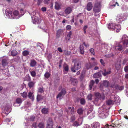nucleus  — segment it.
Instances as JSON below:
<instances>
[{"instance_id":"obj_58","label":"nucleus","mask_w":128,"mask_h":128,"mask_svg":"<svg viewBox=\"0 0 128 128\" xmlns=\"http://www.w3.org/2000/svg\"><path fill=\"white\" fill-rule=\"evenodd\" d=\"M100 62L101 64H102L103 66H104L105 65V63L104 62L103 60L101 59L100 60Z\"/></svg>"},{"instance_id":"obj_43","label":"nucleus","mask_w":128,"mask_h":128,"mask_svg":"<svg viewBox=\"0 0 128 128\" xmlns=\"http://www.w3.org/2000/svg\"><path fill=\"white\" fill-rule=\"evenodd\" d=\"M29 52L28 50H25L22 52V54L24 56H26L29 54Z\"/></svg>"},{"instance_id":"obj_39","label":"nucleus","mask_w":128,"mask_h":128,"mask_svg":"<svg viewBox=\"0 0 128 128\" xmlns=\"http://www.w3.org/2000/svg\"><path fill=\"white\" fill-rule=\"evenodd\" d=\"M94 11L95 12H100V8L94 7L93 9Z\"/></svg>"},{"instance_id":"obj_2","label":"nucleus","mask_w":128,"mask_h":128,"mask_svg":"<svg viewBox=\"0 0 128 128\" xmlns=\"http://www.w3.org/2000/svg\"><path fill=\"white\" fill-rule=\"evenodd\" d=\"M99 116L102 118H105L109 114L108 110L106 109H103L98 111Z\"/></svg>"},{"instance_id":"obj_20","label":"nucleus","mask_w":128,"mask_h":128,"mask_svg":"<svg viewBox=\"0 0 128 128\" xmlns=\"http://www.w3.org/2000/svg\"><path fill=\"white\" fill-rule=\"evenodd\" d=\"M6 15L8 16L10 18H11V17L14 18V17H12V12L11 11H6Z\"/></svg>"},{"instance_id":"obj_40","label":"nucleus","mask_w":128,"mask_h":128,"mask_svg":"<svg viewBox=\"0 0 128 128\" xmlns=\"http://www.w3.org/2000/svg\"><path fill=\"white\" fill-rule=\"evenodd\" d=\"M83 110L81 108H79L77 110V113L81 115L83 114Z\"/></svg>"},{"instance_id":"obj_10","label":"nucleus","mask_w":128,"mask_h":128,"mask_svg":"<svg viewBox=\"0 0 128 128\" xmlns=\"http://www.w3.org/2000/svg\"><path fill=\"white\" fill-rule=\"evenodd\" d=\"M72 84L74 86L76 85L77 84L78 80L76 79L70 77L69 78Z\"/></svg>"},{"instance_id":"obj_38","label":"nucleus","mask_w":128,"mask_h":128,"mask_svg":"<svg viewBox=\"0 0 128 128\" xmlns=\"http://www.w3.org/2000/svg\"><path fill=\"white\" fill-rule=\"evenodd\" d=\"M17 54V51L15 50H13L11 52V55L14 56H16Z\"/></svg>"},{"instance_id":"obj_51","label":"nucleus","mask_w":128,"mask_h":128,"mask_svg":"<svg viewBox=\"0 0 128 128\" xmlns=\"http://www.w3.org/2000/svg\"><path fill=\"white\" fill-rule=\"evenodd\" d=\"M80 103L82 104H84L86 103V101L85 100L84 98H81L80 100Z\"/></svg>"},{"instance_id":"obj_49","label":"nucleus","mask_w":128,"mask_h":128,"mask_svg":"<svg viewBox=\"0 0 128 128\" xmlns=\"http://www.w3.org/2000/svg\"><path fill=\"white\" fill-rule=\"evenodd\" d=\"M92 94H88L87 97V98L89 100H92Z\"/></svg>"},{"instance_id":"obj_14","label":"nucleus","mask_w":128,"mask_h":128,"mask_svg":"<svg viewBox=\"0 0 128 128\" xmlns=\"http://www.w3.org/2000/svg\"><path fill=\"white\" fill-rule=\"evenodd\" d=\"M72 10V9L70 7H68L66 8L64 10L65 13L67 14H70Z\"/></svg>"},{"instance_id":"obj_35","label":"nucleus","mask_w":128,"mask_h":128,"mask_svg":"<svg viewBox=\"0 0 128 128\" xmlns=\"http://www.w3.org/2000/svg\"><path fill=\"white\" fill-rule=\"evenodd\" d=\"M115 30H116L117 32H119L120 30V29L121 27L120 24H119L117 25H116L115 26Z\"/></svg>"},{"instance_id":"obj_5","label":"nucleus","mask_w":128,"mask_h":128,"mask_svg":"<svg viewBox=\"0 0 128 128\" xmlns=\"http://www.w3.org/2000/svg\"><path fill=\"white\" fill-rule=\"evenodd\" d=\"M36 12L35 11H33L32 14L33 16H32V19L34 24H38L39 23V19L38 18L35 16L34 14H36Z\"/></svg>"},{"instance_id":"obj_37","label":"nucleus","mask_w":128,"mask_h":128,"mask_svg":"<svg viewBox=\"0 0 128 128\" xmlns=\"http://www.w3.org/2000/svg\"><path fill=\"white\" fill-rule=\"evenodd\" d=\"M109 83L107 80H104L103 81V85L105 87H108L109 85Z\"/></svg>"},{"instance_id":"obj_36","label":"nucleus","mask_w":128,"mask_h":128,"mask_svg":"<svg viewBox=\"0 0 128 128\" xmlns=\"http://www.w3.org/2000/svg\"><path fill=\"white\" fill-rule=\"evenodd\" d=\"M35 83L33 82H30L28 84V86L30 88L33 87Z\"/></svg>"},{"instance_id":"obj_1","label":"nucleus","mask_w":128,"mask_h":128,"mask_svg":"<svg viewBox=\"0 0 128 128\" xmlns=\"http://www.w3.org/2000/svg\"><path fill=\"white\" fill-rule=\"evenodd\" d=\"M72 62L74 64V66L71 68V70L73 72H76V70H78L81 68V62L80 60L76 59H73Z\"/></svg>"},{"instance_id":"obj_19","label":"nucleus","mask_w":128,"mask_h":128,"mask_svg":"<svg viewBox=\"0 0 128 128\" xmlns=\"http://www.w3.org/2000/svg\"><path fill=\"white\" fill-rule=\"evenodd\" d=\"M72 34V33L71 31L69 32L68 34L66 36V39L68 41H69L71 38Z\"/></svg>"},{"instance_id":"obj_53","label":"nucleus","mask_w":128,"mask_h":128,"mask_svg":"<svg viewBox=\"0 0 128 128\" xmlns=\"http://www.w3.org/2000/svg\"><path fill=\"white\" fill-rule=\"evenodd\" d=\"M75 119L76 118L75 115H73L71 117V122H73L75 120Z\"/></svg>"},{"instance_id":"obj_54","label":"nucleus","mask_w":128,"mask_h":128,"mask_svg":"<svg viewBox=\"0 0 128 128\" xmlns=\"http://www.w3.org/2000/svg\"><path fill=\"white\" fill-rule=\"evenodd\" d=\"M84 72H82L81 74V75L80 76V78L81 79H82L84 77Z\"/></svg>"},{"instance_id":"obj_52","label":"nucleus","mask_w":128,"mask_h":128,"mask_svg":"<svg viewBox=\"0 0 128 128\" xmlns=\"http://www.w3.org/2000/svg\"><path fill=\"white\" fill-rule=\"evenodd\" d=\"M100 4L99 3H96L94 6V7H96V8H100Z\"/></svg>"},{"instance_id":"obj_21","label":"nucleus","mask_w":128,"mask_h":128,"mask_svg":"<svg viewBox=\"0 0 128 128\" xmlns=\"http://www.w3.org/2000/svg\"><path fill=\"white\" fill-rule=\"evenodd\" d=\"M112 100L114 103V102H115L117 104L119 103L120 102V100L118 97L115 96L114 97V99H112Z\"/></svg>"},{"instance_id":"obj_15","label":"nucleus","mask_w":128,"mask_h":128,"mask_svg":"<svg viewBox=\"0 0 128 128\" xmlns=\"http://www.w3.org/2000/svg\"><path fill=\"white\" fill-rule=\"evenodd\" d=\"M55 4V8L56 10H58L61 8V4L60 3L56 2Z\"/></svg>"},{"instance_id":"obj_62","label":"nucleus","mask_w":128,"mask_h":128,"mask_svg":"<svg viewBox=\"0 0 128 128\" xmlns=\"http://www.w3.org/2000/svg\"><path fill=\"white\" fill-rule=\"evenodd\" d=\"M64 70L66 71H68V66H65L64 68Z\"/></svg>"},{"instance_id":"obj_8","label":"nucleus","mask_w":128,"mask_h":128,"mask_svg":"<svg viewBox=\"0 0 128 128\" xmlns=\"http://www.w3.org/2000/svg\"><path fill=\"white\" fill-rule=\"evenodd\" d=\"M8 58H3L2 60V66H6L8 64Z\"/></svg>"},{"instance_id":"obj_7","label":"nucleus","mask_w":128,"mask_h":128,"mask_svg":"<svg viewBox=\"0 0 128 128\" xmlns=\"http://www.w3.org/2000/svg\"><path fill=\"white\" fill-rule=\"evenodd\" d=\"M53 123L52 119L50 118L47 121L46 128H52Z\"/></svg>"},{"instance_id":"obj_45","label":"nucleus","mask_w":128,"mask_h":128,"mask_svg":"<svg viewBox=\"0 0 128 128\" xmlns=\"http://www.w3.org/2000/svg\"><path fill=\"white\" fill-rule=\"evenodd\" d=\"M44 92V88L42 87H40L38 88V92L40 93H42Z\"/></svg>"},{"instance_id":"obj_61","label":"nucleus","mask_w":128,"mask_h":128,"mask_svg":"<svg viewBox=\"0 0 128 128\" xmlns=\"http://www.w3.org/2000/svg\"><path fill=\"white\" fill-rule=\"evenodd\" d=\"M26 78V80L27 81H30L31 80V78L29 76H28Z\"/></svg>"},{"instance_id":"obj_60","label":"nucleus","mask_w":128,"mask_h":128,"mask_svg":"<svg viewBox=\"0 0 128 128\" xmlns=\"http://www.w3.org/2000/svg\"><path fill=\"white\" fill-rule=\"evenodd\" d=\"M90 51L92 54L93 55H94V50L93 48H91L90 50Z\"/></svg>"},{"instance_id":"obj_11","label":"nucleus","mask_w":128,"mask_h":128,"mask_svg":"<svg viewBox=\"0 0 128 128\" xmlns=\"http://www.w3.org/2000/svg\"><path fill=\"white\" fill-rule=\"evenodd\" d=\"M116 4H117L118 6H119L118 3L117 2L114 0H112L110 3L109 7L110 8H112V6L114 7L116 6Z\"/></svg>"},{"instance_id":"obj_13","label":"nucleus","mask_w":128,"mask_h":128,"mask_svg":"<svg viewBox=\"0 0 128 128\" xmlns=\"http://www.w3.org/2000/svg\"><path fill=\"white\" fill-rule=\"evenodd\" d=\"M116 25L114 24L110 23L108 26V28L109 29L113 30H115V26Z\"/></svg>"},{"instance_id":"obj_4","label":"nucleus","mask_w":128,"mask_h":128,"mask_svg":"<svg viewBox=\"0 0 128 128\" xmlns=\"http://www.w3.org/2000/svg\"><path fill=\"white\" fill-rule=\"evenodd\" d=\"M122 42L124 47H128V37L126 35H123L122 38Z\"/></svg>"},{"instance_id":"obj_41","label":"nucleus","mask_w":128,"mask_h":128,"mask_svg":"<svg viewBox=\"0 0 128 128\" xmlns=\"http://www.w3.org/2000/svg\"><path fill=\"white\" fill-rule=\"evenodd\" d=\"M21 96L23 98H27L28 95L27 92H24L21 94Z\"/></svg>"},{"instance_id":"obj_57","label":"nucleus","mask_w":128,"mask_h":128,"mask_svg":"<svg viewBox=\"0 0 128 128\" xmlns=\"http://www.w3.org/2000/svg\"><path fill=\"white\" fill-rule=\"evenodd\" d=\"M18 11L17 10H15L13 12V14L15 16H18Z\"/></svg>"},{"instance_id":"obj_34","label":"nucleus","mask_w":128,"mask_h":128,"mask_svg":"<svg viewBox=\"0 0 128 128\" xmlns=\"http://www.w3.org/2000/svg\"><path fill=\"white\" fill-rule=\"evenodd\" d=\"M122 16H122L120 15H118L116 18V20H118L120 22L122 20Z\"/></svg>"},{"instance_id":"obj_50","label":"nucleus","mask_w":128,"mask_h":128,"mask_svg":"<svg viewBox=\"0 0 128 128\" xmlns=\"http://www.w3.org/2000/svg\"><path fill=\"white\" fill-rule=\"evenodd\" d=\"M30 73L31 76L33 77L35 76L36 75V72L34 71H30Z\"/></svg>"},{"instance_id":"obj_16","label":"nucleus","mask_w":128,"mask_h":128,"mask_svg":"<svg viewBox=\"0 0 128 128\" xmlns=\"http://www.w3.org/2000/svg\"><path fill=\"white\" fill-rule=\"evenodd\" d=\"M92 5L91 2L87 4L86 6V9L88 11H90L92 8Z\"/></svg>"},{"instance_id":"obj_27","label":"nucleus","mask_w":128,"mask_h":128,"mask_svg":"<svg viewBox=\"0 0 128 128\" xmlns=\"http://www.w3.org/2000/svg\"><path fill=\"white\" fill-rule=\"evenodd\" d=\"M79 48L80 50V52L81 54H84V49L83 46L82 45L80 46Z\"/></svg>"},{"instance_id":"obj_55","label":"nucleus","mask_w":128,"mask_h":128,"mask_svg":"<svg viewBox=\"0 0 128 128\" xmlns=\"http://www.w3.org/2000/svg\"><path fill=\"white\" fill-rule=\"evenodd\" d=\"M50 74L48 72H46L44 74L45 77L47 78H48L50 76Z\"/></svg>"},{"instance_id":"obj_32","label":"nucleus","mask_w":128,"mask_h":128,"mask_svg":"<svg viewBox=\"0 0 128 128\" xmlns=\"http://www.w3.org/2000/svg\"><path fill=\"white\" fill-rule=\"evenodd\" d=\"M35 118L34 116H30L28 119H27L28 121L33 122L34 121Z\"/></svg>"},{"instance_id":"obj_47","label":"nucleus","mask_w":128,"mask_h":128,"mask_svg":"<svg viewBox=\"0 0 128 128\" xmlns=\"http://www.w3.org/2000/svg\"><path fill=\"white\" fill-rule=\"evenodd\" d=\"M16 102L18 104H19L21 103L22 102V100L20 98H17L16 100Z\"/></svg>"},{"instance_id":"obj_28","label":"nucleus","mask_w":128,"mask_h":128,"mask_svg":"<svg viewBox=\"0 0 128 128\" xmlns=\"http://www.w3.org/2000/svg\"><path fill=\"white\" fill-rule=\"evenodd\" d=\"M38 127L39 128H44V122H41L39 123Z\"/></svg>"},{"instance_id":"obj_56","label":"nucleus","mask_w":128,"mask_h":128,"mask_svg":"<svg viewBox=\"0 0 128 128\" xmlns=\"http://www.w3.org/2000/svg\"><path fill=\"white\" fill-rule=\"evenodd\" d=\"M50 2V0H44L43 2L45 4H48Z\"/></svg>"},{"instance_id":"obj_33","label":"nucleus","mask_w":128,"mask_h":128,"mask_svg":"<svg viewBox=\"0 0 128 128\" xmlns=\"http://www.w3.org/2000/svg\"><path fill=\"white\" fill-rule=\"evenodd\" d=\"M94 81L93 80H91L89 86V88L90 90H91L92 88V86L94 85Z\"/></svg>"},{"instance_id":"obj_46","label":"nucleus","mask_w":128,"mask_h":128,"mask_svg":"<svg viewBox=\"0 0 128 128\" xmlns=\"http://www.w3.org/2000/svg\"><path fill=\"white\" fill-rule=\"evenodd\" d=\"M93 128H100L99 124L98 122L96 123L94 125Z\"/></svg>"},{"instance_id":"obj_59","label":"nucleus","mask_w":128,"mask_h":128,"mask_svg":"<svg viewBox=\"0 0 128 128\" xmlns=\"http://www.w3.org/2000/svg\"><path fill=\"white\" fill-rule=\"evenodd\" d=\"M32 128H36V122L34 123L32 126Z\"/></svg>"},{"instance_id":"obj_12","label":"nucleus","mask_w":128,"mask_h":128,"mask_svg":"<svg viewBox=\"0 0 128 128\" xmlns=\"http://www.w3.org/2000/svg\"><path fill=\"white\" fill-rule=\"evenodd\" d=\"M63 32V30L60 29L58 30L56 33V38H58Z\"/></svg>"},{"instance_id":"obj_63","label":"nucleus","mask_w":128,"mask_h":128,"mask_svg":"<svg viewBox=\"0 0 128 128\" xmlns=\"http://www.w3.org/2000/svg\"><path fill=\"white\" fill-rule=\"evenodd\" d=\"M124 70L126 72H128V66H126L125 67Z\"/></svg>"},{"instance_id":"obj_3","label":"nucleus","mask_w":128,"mask_h":128,"mask_svg":"<svg viewBox=\"0 0 128 128\" xmlns=\"http://www.w3.org/2000/svg\"><path fill=\"white\" fill-rule=\"evenodd\" d=\"M94 94L95 96V101L96 102H98L102 99L103 100L105 99V96L104 94H101L98 92H96L94 93Z\"/></svg>"},{"instance_id":"obj_18","label":"nucleus","mask_w":128,"mask_h":128,"mask_svg":"<svg viewBox=\"0 0 128 128\" xmlns=\"http://www.w3.org/2000/svg\"><path fill=\"white\" fill-rule=\"evenodd\" d=\"M74 107H69L68 108V112L70 114H73L74 112Z\"/></svg>"},{"instance_id":"obj_42","label":"nucleus","mask_w":128,"mask_h":128,"mask_svg":"<svg viewBox=\"0 0 128 128\" xmlns=\"http://www.w3.org/2000/svg\"><path fill=\"white\" fill-rule=\"evenodd\" d=\"M71 52L66 50H64V53L66 55L69 56L71 54Z\"/></svg>"},{"instance_id":"obj_44","label":"nucleus","mask_w":128,"mask_h":128,"mask_svg":"<svg viewBox=\"0 0 128 128\" xmlns=\"http://www.w3.org/2000/svg\"><path fill=\"white\" fill-rule=\"evenodd\" d=\"M86 66L87 69H89L91 68L92 67V66L91 63H89L87 64L86 65Z\"/></svg>"},{"instance_id":"obj_30","label":"nucleus","mask_w":128,"mask_h":128,"mask_svg":"<svg viewBox=\"0 0 128 128\" xmlns=\"http://www.w3.org/2000/svg\"><path fill=\"white\" fill-rule=\"evenodd\" d=\"M115 49L116 50H121L122 49V47L121 45L119 44L117 46H116Z\"/></svg>"},{"instance_id":"obj_9","label":"nucleus","mask_w":128,"mask_h":128,"mask_svg":"<svg viewBox=\"0 0 128 128\" xmlns=\"http://www.w3.org/2000/svg\"><path fill=\"white\" fill-rule=\"evenodd\" d=\"M66 93V90L63 89H62L61 91V92L57 96L56 98H60L61 97L63 96Z\"/></svg>"},{"instance_id":"obj_6","label":"nucleus","mask_w":128,"mask_h":128,"mask_svg":"<svg viewBox=\"0 0 128 128\" xmlns=\"http://www.w3.org/2000/svg\"><path fill=\"white\" fill-rule=\"evenodd\" d=\"M100 72L104 76H105L111 73V70L110 68H108L107 70L104 69L102 71L100 70Z\"/></svg>"},{"instance_id":"obj_26","label":"nucleus","mask_w":128,"mask_h":128,"mask_svg":"<svg viewBox=\"0 0 128 128\" xmlns=\"http://www.w3.org/2000/svg\"><path fill=\"white\" fill-rule=\"evenodd\" d=\"M115 89L117 90H121L124 89V86H119L117 85H116L114 86Z\"/></svg>"},{"instance_id":"obj_24","label":"nucleus","mask_w":128,"mask_h":128,"mask_svg":"<svg viewBox=\"0 0 128 128\" xmlns=\"http://www.w3.org/2000/svg\"><path fill=\"white\" fill-rule=\"evenodd\" d=\"M100 72V71L99 72L93 75V77L94 78H99L101 77L102 75L101 74Z\"/></svg>"},{"instance_id":"obj_48","label":"nucleus","mask_w":128,"mask_h":128,"mask_svg":"<svg viewBox=\"0 0 128 128\" xmlns=\"http://www.w3.org/2000/svg\"><path fill=\"white\" fill-rule=\"evenodd\" d=\"M114 56V55L113 54L111 53L105 55V56L106 58H109L113 57Z\"/></svg>"},{"instance_id":"obj_29","label":"nucleus","mask_w":128,"mask_h":128,"mask_svg":"<svg viewBox=\"0 0 128 128\" xmlns=\"http://www.w3.org/2000/svg\"><path fill=\"white\" fill-rule=\"evenodd\" d=\"M43 97L42 96L38 94L36 97V99L37 102H39L43 99Z\"/></svg>"},{"instance_id":"obj_64","label":"nucleus","mask_w":128,"mask_h":128,"mask_svg":"<svg viewBox=\"0 0 128 128\" xmlns=\"http://www.w3.org/2000/svg\"><path fill=\"white\" fill-rule=\"evenodd\" d=\"M66 28L67 30H70L71 28V26L70 25H68L66 26Z\"/></svg>"},{"instance_id":"obj_23","label":"nucleus","mask_w":128,"mask_h":128,"mask_svg":"<svg viewBox=\"0 0 128 128\" xmlns=\"http://www.w3.org/2000/svg\"><path fill=\"white\" fill-rule=\"evenodd\" d=\"M28 98L31 99L32 101H33L34 100V95L33 94V93L31 92H30L28 93Z\"/></svg>"},{"instance_id":"obj_31","label":"nucleus","mask_w":128,"mask_h":128,"mask_svg":"<svg viewBox=\"0 0 128 128\" xmlns=\"http://www.w3.org/2000/svg\"><path fill=\"white\" fill-rule=\"evenodd\" d=\"M41 112L42 113L44 114H48V110L47 108H43L41 110Z\"/></svg>"},{"instance_id":"obj_17","label":"nucleus","mask_w":128,"mask_h":128,"mask_svg":"<svg viewBox=\"0 0 128 128\" xmlns=\"http://www.w3.org/2000/svg\"><path fill=\"white\" fill-rule=\"evenodd\" d=\"M37 64L36 61L34 60H32L30 61V65L31 67H34Z\"/></svg>"},{"instance_id":"obj_22","label":"nucleus","mask_w":128,"mask_h":128,"mask_svg":"<svg viewBox=\"0 0 128 128\" xmlns=\"http://www.w3.org/2000/svg\"><path fill=\"white\" fill-rule=\"evenodd\" d=\"M80 120H81V122L80 123L79 122H78L77 121H76L74 122L73 123V126H77L79 125H80L82 123V119L81 118L80 119Z\"/></svg>"},{"instance_id":"obj_25","label":"nucleus","mask_w":128,"mask_h":128,"mask_svg":"<svg viewBox=\"0 0 128 128\" xmlns=\"http://www.w3.org/2000/svg\"><path fill=\"white\" fill-rule=\"evenodd\" d=\"M106 102V104L108 105L113 104H114L113 100L111 99L107 100Z\"/></svg>"}]
</instances>
